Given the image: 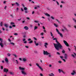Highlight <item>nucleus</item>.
Returning <instances> with one entry per match:
<instances>
[{"mask_svg": "<svg viewBox=\"0 0 76 76\" xmlns=\"http://www.w3.org/2000/svg\"><path fill=\"white\" fill-rule=\"evenodd\" d=\"M53 40H56V42L57 44H53L55 49L57 50V51H58L59 49H62V48H63V46L62 45H61V44L59 43L58 41H57V39L55 38H54Z\"/></svg>", "mask_w": 76, "mask_h": 76, "instance_id": "nucleus-1", "label": "nucleus"}, {"mask_svg": "<svg viewBox=\"0 0 76 76\" xmlns=\"http://www.w3.org/2000/svg\"><path fill=\"white\" fill-rule=\"evenodd\" d=\"M64 44H65V45L66 46V47H69V44L68 43H67V41H65V40H64Z\"/></svg>", "mask_w": 76, "mask_h": 76, "instance_id": "nucleus-2", "label": "nucleus"}, {"mask_svg": "<svg viewBox=\"0 0 76 76\" xmlns=\"http://www.w3.org/2000/svg\"><path fill=\"white\" fill-rule=\"evenodd\" d=\"M63 28H64V29H63V28L61 29V30L62 32H64V30H66V31H67V29L65 27L63 26Z\"/></svg>", "mask_w": 76, "mask_h": 76, "instance_id": "nucleus-3", "label": "nucleus"}, {"mask_svg": "<svg viewBox=\"0 0 76 76\" xmlns=\"http://www.w3.org/2000/svg\"><path fill=\"white\" fill-rule=\"evenodd\" d=\"M68 57V56L67 54L66 53H65L64 54V58L65 59V60H67V57Z\"/></svg>", "mask_w": 76, "mask_h": 76, "instance_id": "nucleus-4", "label": "nucleus"}, {"mask_svg": "<svg viewBox=\"0 0 76 76\" xmlns=\"http://www.w3.org/2000/svg\"><path fill=\"white\" fill-rule=\"evenodd\" d=\"M43 54L44 55H48V54H50V53H48V52L47 51H45V50L43 51Z\"/></svg>", "mask_w": 76, "mask_h": 76, "instance_id": "nucleus-5", "label": "nucleus"}, {"mask_svg": "<svg viewBox=\"0 0 76 76\" xmlns=\"http://www.w3.org/2000/svg\"><path fill=\"white\" fill-rule=\"evenodd\" d=\"M36 65L37 66H38L39 67V68H40V70H41L42 71L43 70V69H42V68L40 66H39V64H38V63L36 64Z\"/></svg>", "mask_w": 76, "mask_h": 76, "instance_id": "nucleus-6", "label": "nucleus"}, {"mask_svg": "<svg viewBox=\"0 0 76 76\" xmlns=\"http://www.w3.org/2000/svg\"><path fill=\"white\" fill-rule=\"evenodd\" d=\"M9 72V70L7 69L6 68H4V72H6V73H7Z\"/></svg>", "mask_w": 76, "mask_h": 76, "instance_id": "nucleus-7", "label": "nucleus"}, {"mask_svg": "<svg viewBox=\"0 0 76 76\" xmlns=\"http://www.w3.org/2000/svg\"><path fill=\"white\" fill-rule=\"evenodd\" d=\"M4 26L6 27V28H8V26H9V25L8 24H4Z\"/></svg>", "mask_w": 76, "mask_h": 76, "instance_id": "nucleus-8", "label": "nucleus"}, {"mask_svg": "<svg viewBox=\"0 0 76 76\" xmlns=\"http://www.w3.org/2000/svg\"><path fill=\"white\" fill-rule=\"evenodd\" d=\"M19 69L20 70H25V68L23 67H19Z\"/></svg>", "mask_w": 76, "mask_h": 76, "instance_id": "nucleus-9", "label": "nucleus"}, {"mask_svg": "<svg viewBox=\"0 0 76 76\" xmlns=\"http://www.w3.org/2000/svg\"><path fill=\"white\" fill-rule=\"evenodd\" d=\"M47 45H48V43H45L44 46L46 48H47Z\"/></svg>", "mask_w": 76, "mask_h": 76, "instance_id": "nucleus-10", "label": "nucleus"}, {"mask_svg": "<svg viewBox=\"0 0 76 76\" xmlns=\"http://www.w3.org/2000/svg\"><path fill=\"white\" fill-rule=\"evenodd\" d=\"M24 29H25V30H28L29 28L27 27V26H25L24 27Z\"/></svg>", "mask_w": 76, "mask_h": 76, "instance_id": "nucleus-11", "label": "nucleus"}, {"mask_svg": "<svg viewBox=\"0 0 76 76\" xmlns=\"http://www.w3.org/2000/svg\"><path fill=\"white\" fill-rule=\"evenodd\" d=\"M49 76H54V74H53V73H50L49 75Z\"/></svg>", "mask_w": 76, "mask_h": 76, "instance_id": "nucleus-12", "label": "nucleus"}, {"mask_svg": "<svg viewBox=\"0 0 76 76\" xmlns=\"http://www.w3.org/2000/svg\"><path fill=\"white\" fill-rule=\"evenodd\" d=\"M59 34V35L60 36V37H61V38H63V34H61V33H59V34Z\"/></svg>", "mask_w": 76, "mask_h": 76, "instance_id": "nucleus-13", "label": "nucleus"}, {"mask_svg": "<svg viewBox=\"0 0 76 76\" xmlns=\"http://www.w3.org/2000/svg\"><path fill=\"white\" fill-rule=\"evenodd\" d=\"M21 73L22 74H23V75H26V72H25L23 71H21Z\"/></svg>", "mask_w": 76, "mask_h": 76, "instance_id": "nucleus-14", "label": "nucleus"}, {"mask_svg": "<svg viewBox=\"0 0 76 76\" xmlns=\"http://www.w3.org/2000/svg\"><path fill=\"white\" fill-rule=\"evenodd\" d=\"M0 45L1 47H3V45L2 43H0Z\"/></svg>", "mask_w": 76, "mask_h": 76, "instance_id": "nucleus-15", "label": "nucleus"}, {"mask_svg": "<svg viewBox=\"0 0 76 76\" xmlns=\"http://www.w3.org/2000/svg\"><path fill=\"white\" fill-rule=\"evenodd\" d=\"M56 32H58V34H60V32H59V31L58 30V29L57 28L56 29Z\"/></svg>", "mask_w": 76, "mask_h": 76, "instance_id": "nucleus-16", "label": "nucleus"}, {"mask_svg": "<svg viewBox=\"0 0 76 76\" xmlns=\"http://www.w3.org/2000/svg\"><path fill=\"white\" fill-rule=\"evenodd\" d=\"M5 60L6 62H8V59H7V58H5Z\"/></svg>", "mask_w": 76, "mask_h": 76, "instance_id": "nucleus-17", "label": "nucleus"}, {"mask_svg": "<svg viewBox=\"0 0 76 76\" xmlns=\"http://www.w3.org/2000/svg\"><path fill=\"white\" fill-rule=\"evenodd\" d=\"M45 15L47 16H49V17L50 16V15L48 13H46Z\"/></svg>", "mask_w": 76, "mask_h": 76, "instance_id": "nucleus-18", "label": "nucleus"}, {"mask_svg": "<svg viewBox=\"0 0 76 76\" xmlns=\"http://www.w3.org/2000/svg\"><path fill=\"white\" fill-rule=\"evenodd\" d=\"M73 20H74V21L75 22V23H76V20L75 18H73Z\"/></svg>", "mask_w": 76, "mask_h": 76, "instance_id": "nucleus-19", "label": "nucleus"}, {"mask_svg": "<svg viewBox=\"0 0 76 76\" xmlns=\"http://www.w3.org/2000/svg\"><path fill=\"white\" fill-rule=\"evenodd\" d=\"M54 26L56 27H58V25L56 24L55 23H54Z\"/></svg>", "mask_w": 76, "mask_h": 76, "instance_id": "nucleus-20", "label": "nucleus"}, {"mask_svg": "<svg viewBox=\"0 0 76 76\" xmlns=\"http://www.w3.org/2000/svg\"><path fill=\"white\" fill-rule=\"evenodd\" d=\"M62 53H63V54H64V53H65V51L64 50H62Z\"/></svg>", "mask_w": 76, "mask_h": 76, "instance_id": "nucleus-21", "label": "nucleus"}, {"mask_svg": "<svg viewBox=\"0 0 76 76\" xmlns=\"http://www.w3.org/2000/svg\"><path fill=\"white\" fill-rule=\"evenodd\" d=\"M33 42V41L32 40H31L30 42H29L28 43L29 44H32Z\"/></svg>", "mask_w": 76, "mask_h": 76, "instance_id": "nucleus-22", "label": "nucleus"}, {"mask_svg": "<svg viewBox=\"0 0 76 76\" xmlns=\"http://www.w3.org/2000/svg\"><path fill=\"white\" fill-rule=\"evenodd\" d=\"M10 43L11 44H12L13 45H15V44L13 42H11Z\"/></svg>", "mask_w": 76, "mask_h": 76, "instance_id": "nucleus-23", "label": "nucleus"}, {"mask_svg": "<svg viewBox=\"0 0 76 76\" xmlns=\"http://www.w3.org/2000/svg\"><path fill=\"white\" fill-rule=\"evenodd\" d=\"M15 23H13V22H11L10 23V24L12 25H14V24H15Z\"/></svg>", "mask_w": 76, "mask_h": 76, "instance_id": "nucleus-24", "label": "nucleus"}, {"mask_svg": "<svg viewBox=\"0 0 76 76\" xmlns=\"http://www.w3.org/2000/svg\"><path fill=\"white\" fill-rule=\"evenodd\" d=\"M23 61L24 62H25L26 61V58H24L23 59Z\"/></svg>", "mask_w": 76, "mask_h": 76, "instance_id": "nucleus-25", "label": "nucleus"}, {"mask_svg": "<svg viewBox=\"0 0 76 76\" xmlns=\"http://www.w3.org/2000/svg\"><path fill=\"white\" fill-rule=\"evenodd\" d=\"M15 4H17V6H19V3H18L17 2H16Z\"/></svg>", "mask_w": 76, "mask_h": 76, "instance_id": "nucleus-26", "label": "nucleus"}, {"mask_svg": "<svg viewBox=\"0 0 76 76\" xmlns=\"http://www.w3.org/2000/svg\"><path fill=\"white\" fill-rule=\"evenodd\" d=\"M24 9L25 10H28V9L27 8H26V7H24Z\"/></svg>", "mask_w": 76, "mask_h": 76, "instance_id": "nucleus-27", "label": "nucleus"}, {"mask_svg": "<svg viewBox=\"0 0 76 76\" xmlns=\"http://www.w3.org/2000/svg\"><path fill=\"white\" fill-rule=\"evenodd\" d=\"M0 25L1 26H3V22H1L0 23Z\"/></svg>", "mask_w": 76, "mask_h": 76, "instance_id": "nucleus-28", "label": "nucleus"}, {"mask_svg": "<svg viewBox=\"0 0 76 76\" xmlns=\"http://www.w3.org/2000/svg\"><path fill=\"white\" fill-rule=\"evenodd\" d=\"M51 18L52 19H53V20H54V17L53 16H51Z\"/></svg>", "mask_w": 76, "mask_h": 76, "instance_id": "nucleus-29", "label": "nucleus"}, {"mask_svg": "<svg viewBox=\"0 0 76 76\" xmlns=\"http://www.w3.org/2000/svg\"><path fill=\"white\" fill-rule=\"evenodd\" d=\"M7 56H8V57H10V56H11V54H10V53H8L7 54Z\"/></svg>", "mask_w": 76, "mask_h": 76, "instance_id": "nucleus-30", "label": "nucleus"}, {"mask_svg": "<svg viewBox=\"0 0 76 76\" xmlns=\"http://www.w3.org/2000/svg\"><path fill=\"white\" fill-rule=\"evenodd\" d=\"M55 20H56V21H57V22H58L59 23H60V21H59L57 19H55Z\"/></svg>", "mask_w": 76, "mask_h": 76, "instance_id": "nucleus-31", "label": "nucleus"}, {"mask_svg": "<svg viewBox=\"0 0 76 76\" xmlns=\"http://www.w3.org/2000/svg\"><path fill=\"white\" fill-rule=\"evenodd\" d=\"M50 34L51 37H52V36H53V34L52 33V32H50Z\"/></svg>", "mask_w": 76, "mask_h": 76, "instance_id": "nucleus-32", "label": "nucleus"}, {"mask_svg": "<svg viewBox=\"0 0 76 76\" xmlns=\"http://www.w3.org/2000/svg\"><path fill=\"white\" fill-rule=\"evenodd\" d=\"M38 28V27H37V26H35V27L34 28V30H35L37 29Z\"/></svg>", "mask_w": 76, "mask_h": 76, "instance_id": "nucleus-33", "label": "nucleus"}, {"mask_svg": "<svg viewBox=\"0 0 76 76\" xmlns=\"http://www.w3.org/2000/svg\"><path fill=\"white\" fill-rule=\"evenodd\" d=\"M67 26L68 27H69V28H70L72 26H71V25H70V24L68 25Z\"/></svg>", "mask_w": 76, "mask_h": 76, "instance_id": "nucleus-34", "label": "nucleus"}, {"mask_svg": "<svg viewBox=\"0 0 76 76\" xmlns=\"http://www.w3.org/2000/svg\"><path fill=\"white\" fill-rule=\"evenodd\" d=\"M58 72H59V73H61V70L60 69H58Z\"/></svg>", "mask_w": 76, "mask_h": 76, "instance_id": "nucleus-35", "label": "nucleus"}, {"mask_svg": "<svg viewBox=\"0 0 76 76\" xmlns=\"http://www.w3.org/2000/svg\"><path fill=\"white\" fill-rule=\"evenodd\" d=\"M0 41H1V42H3V39L0 38Z\"/></svg>", "mask_w": 76, "mask_h": 76, "instance_id": "nucleus-36", "label": "nucleus"}, {"mask_svg": "<svg viewBox=\"0 0 76 76\" xmlns=\"http://www.w3.org/2000/svg\"><path fill=\"white\" fill-rule=\"evenodd\" d=\"M57 54H58V55H59L60 56V53H59L58 52H57Z\"/></svg>", "mask_w": 76, "mask_h": 76, "instance_id": "nucleus-37", "label": "nucleus"}, {"mask_svg": "<svg viewBox=\"0 0 76 76\" xmlns=\"http://www.w3.org/2000/svg\"><path fill=\"white\" fill-rule=\"evenodd\" d=\"M58 63H60V64H61V63H62V61H58Z\"/></svg>", "mask_w": 76, "mask_h": 76, "instance_id": "nucleus-38", "label": "nucleus"}, {"mask_svg": "<svg viewBox=\"0 0 76 76\" xmlns=\"http://www.w3.org/2000/svg\"><path fill=\"white\" fill-rule=\"evenodd\" d=\"M61 72L63 73V74H64L65 73V72H64L62 70H61Z\"/></svg>", "mask_w": 76, "mask_h": 76, "instance_id": "nucleus-39", "label": "nucleus"}, {"mask_svg": "<svg viewBox=\"0 0 76 76\" xmlns=\"http://www.w3.org/2000/svg\"><path fill=\"white\" fill-rule=\"evenodd\" d=\"M25 13H28V10H27L26 11H25Z\"/></svg>", "mask_w": 76, "mask_h": 76, "instance_id": "nucleus-40", "label": "nucleus"}, {"mask_svg": "<svg viewBox=\"0 0 76 76\" xmlns=\"http://www.w3.org/2000/svg\"><path fill=\"white\" fill-rule=\"evenodd\" d=\"M62 60H63V61H64V62H66V60L65 59H62Z\"/></svg>", "mask_w": 76, "mask_h": 76, "instance_id": "nucleus-41", "label": "nucleus"}, {"mask_svg": "<svg viewBox=\"0 0 76 76\" xmlns=\"http://www.w3.org/2000/svg\"><path fill=\"white\" fill-rule=\"evenodd\" d=\"M10 73L11 75H13V74L14 73H13V72L12 73V72H10Z\"/></svg>", "mask_w": 76, "mask_h": 76, "instance_id": "nucleus-42", "label": "nucleus"}, {"mask_svg": "<svg viewBox=\"0 0 76 76\" xmlns=\"http://www.w3.org/2000/svg\"><path fill=\"white\" fill-rule=\"evenodd\" d=\"M33 38L34 39V40H37V39H36V38L35 37H34Z\"/></svg>", "mask_w": 76, "mask_h": 76, "instance_id": "nucleus-43", "label": "nucleus"}, {"mask_svg": "<svg viewBox=\"0 0 76 76\" xmlns=\"http://www.w3.org/2000/svg\"><path fill=\"white\" fill-rule=\"evenodd\" d=\"M35 45L36 46H37L38 45H39V44L38 43H36Z\"/></svg>", "mask_w": 76, "mask_h": 76, "instance_id": "nucleus-44", "label": "nucleus"}, {"mask_svg": "<svg viewBox=\"0 0 76 76\" xmlns=\"http://www.w3.org/2000/svg\"><path fill=\"white\" fill-rule=\"evenodd\" d=\"M60 57L61 58V59H63V57L62 56H60Z\"/></svg>", "mask_w": 76, "mask_h": 76, "instance_id": "nucleus-45", "label": "nucleus"}, {"mask_svg": "<svg viewBox=\"0 0 76 76\" xmlns=\"http://www.w3.org/2000/svg\"><path fill=\"white\" fill-rule=\"evenodd\" d=\"M21 11H22V12H23V8H21Z\"/></svg>", "mask_w": 76, "mask_h": 76, "instance_id": "nucleus-46", "label": "nucleus"}, {"mask_svg": "<svg viewBox=\"0 0 76 76\" xmlns=\"http://www.w3.org/2000/svg\"><path fill=\"white\" fill-rule=\"evenodd\" d=\"M72 56L74 57V58H75V56H74V55L73 54H72Z\"/></svg>", "mask_w": 76, "mask_h": 76, "instance_id": "nucleus-47", "label": "nucleus"}, {"mask_svg": "<svg viewBox=\"0 0 76 76\" xmlns=\"http://www.w3.org/2000/svg\"><path fill=\"white\" fill-rule=\"evenodd\" d=\"M73 73H74V74H75V73H76V72H75V70H73Z\"/></svg>", "mask_w": 76, "mask_h": 76, "instance_id": "nucleus-48", "label": "nucleus"}, {"mask_svg": "<svg viewBox=\"0 0 76 76\" xmlns=\"http://www.w3.org/2000/svg\"><path fill=\"white\" fill-rule=\"evenodd\" d=\"M13 56H14L15 57H17V55H16L14 54Z\"/></svg>", "mask_w": 76, "mask_h": 76, "instance_id": "nucleus-49", "label": "nucleus"}, {"mask_svg": "<svg viewBox=\"0 0 76 76\" xmlns=\"http://www.w3.org/2000/svg\"><path fill=\"white\" fill-rule=\"evenodd\" d=\"M74 47H75V51H76V46H74Z\"/></svg>", "mask_w": 76, "mask_h": 76, "instance_id": "nucleus-50", "label": "nucleus"}, {"mask_svg": "<svg viewBox=\"0 0 76 76\" xmlns=\"http://www.w3.org/2000/svg\"><path fill=\"white\" fill-rule=\"evenodd\" d=\"M25 47L26 48H29V47L27 46H25Z\"/></svg>", "mask_w": 76, "mask_h": 76, "instance_id": "nucleus-51", "label": "nucleus"}, {"mask_svg": "<svg viewBox=\"0 0 76 76\" xmlns=\"http://www.w3.org/2000/svg\"><path fill=\"white\" fill-rule=\"evenodd\" d=\"M40 35H41L42 36V35H44V33H43V32L42 33L40 34Z\"/></svg>", "mask_w": 76, "mask_h": 76, "instance_id": "nucleus-52", "label": "nucleus"}, {"mask_svg": "<svg viewBox=\"0 0 76 76\" xmlns=\"http://www.w3.org/2000/svg\"><path fill=\"white\" fill-rule=\"evenodd\" d=\"M6 3V1H4V4H5V3Z\"/></svg>", "mask_w": 76, "mask_h": 76, "instance_id": "nucleus-53", "label": "nucleus"}, {"mask_svg": "<svg viewBox=\"0 0 76 76\" xmlns=\"http://www.w3.org/2000/svg\"><path fill=\"white\" fill-rule=\"evenodd\" d=\"M44 32L45 33H46L47 32V31H46V30H44Z\"/></svg>", "mask_w": 76, "mask_h": 76, "instance_id": "nucleus-54", "label": "nucleus"}, {"mask_svg": "<svg viewBox=\"0 0 76 76\" xmlns=\"http://www.w3.org/2000/svg\"><path fill=\"white\" fill-rule=\"evenodd\" d=\"M71 75H75V73H73V72L71 73Z\"/></svg>", "mask_w": 76, "mask_h": 76, "instance_id": "nucleus-55", "label": "nucleus"}, {"mask_svg": "<svg viewBox=\"0 0 76 76\" xmlns=\"http://www.w3.org/2000/svg\"><path fill=\"white\" fill-rule=\"evenodd\" d=\"M34 53H36V54H37V53H38L37 51H35Z\"/></svg>", "mask_w": 76, "mask_h": 76, "instance_id": "nucleus-56", "label": "nucleus"}, {"mask_svg": "<svg viewBox=\"0 0 76 76\" xmlns=\"http://www.w3.org/2000/svg\"><path fill=\"white\" fill-rule=\"evenodd\" d=\"M12 27H15V26H15V25H12Z\"/></svg>", "mask_w": 76, "mask_h": 76, "instance_id": "nucleus-57", "label": "nucleus"}, {"mask_svg": "<svg viewBox=\"0 0 76 76\" xmlns=\"http://www.w3.org/2000/svg\"><path fill=\"white\" fill-rule=\"evenodd\" d=\"M23 42L24 44H26V42H27L26 41H25L24 42Z\"/></svg>", "mask_w": 76, "mask_h": 76, "instance_id": "nucleus-58", "label": "nucleus"}, {"mask_svg": "<svg viewBox=\"0 0 76 76\" xmlns=\"http://www.w3.org/2000/svg\"><path fill=\"white\" fill-rule=\"evenodd\" d=\"M34 22H35L36 23H38V22L37 21H34Z\"/></svg>", "mask_w": 76, "mask_h": 76, "instance_id": "nucleus-59", "label": "nucleus"}, {"mask_svg": "<svg viewBox=\"0 0 76 76\" xmlns=\"http://www.w3.org/2000/svg\"><path fill=\"white\" fill-rule=\"evenodd\" d=\"M8 40L10 42H11V40H10V39H8Z\"/></svg>", "mask_w": 76, "mask_h": 76, "instance_id": "nucleus-60", "label": "nucleus"}, {"mask_svg": "<svg viewBox=\"0 0 76 76\" xmlns=\"http://www.w3.org/2000/svg\"><path fill=\"white\" fill-rule=\"evenodd\" d=\"M14 35H18V34H17V33H15V34H14Z\"/></svg>", "mask_w": 76, "mask_h": 76, "instance_id": "nucleus-61", "label": "nucleus"}, {"mask_svg": "<svg viewBox=\"0 0 76 76\" xmlns=\"http://www.w3.org/2000/svg\"><path fill=\"white\" fill-rule=\"evenodd\" d=\"M31 39H30V38H29L28 40V41H31Z\"/></svg>", "mask_w": 76, "mask_h": 76, "instance_id": "nucleus-62", "label": "nucleus"}, {"mask_svg": "<svg viewBox=\"0 0 76 76\" xmlns=\"http://www.w3.org/2000/svg\"><path fill=\"white\" fill-rule=\"evenodd\" d=\"M74 27L75 28V29H76V26H74Z\"/></svg>", "mask_w": 76, "mask_h": 76, "instance_id": "nucleus-63", "label": "nucleus"}, {"mask_svg": "<svg viewBox=\"0 0 76 76\" xmlns=\"http://www.w3.org/2000/svg\"><path fill=\"white\" fill-rule=\"evenodd\" d=\"M40 75L41 76H43V75L42 74V73H40Z\"/></svg>", "mask_w": 76, "mask_h": 76, "instance_id": "nucleus-64", "label": "nucleus"}]
</instances>
